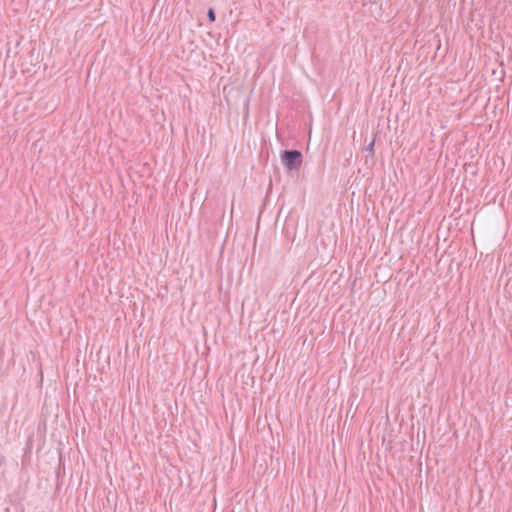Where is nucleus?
Wrapping results in <instances>:
<instances>
[{
    "label": "nucleus",
    "instance_id": "7ed1b4c3",
    "mask_svg": "<svg viewBox=\"0 0 512 512\" xmlns=\"http://www.w3.org/2000/svg\"><path fill=\"white\" fill-rule=\"evenodd\" d=\"M374 144H375V141L373 140V141L368 145V148H367V149H368L370 152H372V151H373Z\"/></svg>",
    "mask_w": 512,
    "mask_h": 512
},
{
    "label": "nucleus",
    "instance_id": "f257e3e1",
    "mask_svg": "<svg viewBox=\"0 0 512 512\" xmlns=\"http://www.w3.org/2000/svg\"><path fill=\"white\" fill-rule=\"evenodd\" d=\"M281 161L287 170H298L302 164V154L298 150H284L281 153Z\"/></svg>",
    "mask_w": 512,
    "mask_h": 512
},
{
    "label": "nucleus",
    "instance_id": "f03ea898",
    "mask_svg": "<svg viewBox=\"0 0 512 512\" xmlns=\"http://www.w3.org/2000/svg\"><path fill=\"white\" fill-rule=\"evenodd\" d=\"M207 16H208L209 20L212 21V22L215 21V19H216L215 12H214V10L212 8H210L208 10Z\"/></svg>",
    "mask_w": 512,
    "mask_h": 512
}]
</instances>
